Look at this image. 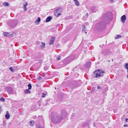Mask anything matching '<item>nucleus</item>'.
<instances>
[{
	"label": "nucleus",
	"instance_id": "obj_1",
	"mask_svg": "<svg viewBox=\"0 0 128 128\" xmlns=\"http://www.w3.org/2000/svg\"><path fill=\"white\" fill-rule=\"evenodd\" d=\"M100 19L101 21L96 24L95 26V28L101 30L106 28V24L109 23L110 20H112V13L110 12H108L104 14Z\"/></svg>",
	"mask_w": 128,
	"mask_h": 128
},
{
	"label": "nucleus",
	"instance_id": "obj_2",
	"mask_svg": "<svg viewBox=\"0 0 128 128\" xmlns=\"http://www.w3.org/2000/svg\"><path fill=\"white\" fill-rule=\"evenodd\" d=\"M54 113H52L50 115L52 122L55 124L60 122L62 120L60 116L56 114H54Z\"/></svg>",
	"mask_w": 128,
	"mask_h": 128
},
{
	"label": "nucleus",
	"instance_id": "obj_3",
	"mask_svg": "<svg viewBox=\"0 0 128 128\" xmlns=\"http://www.w3.org/2000/svg\"><path fill=\"white\" fill-rule=\"evenodd\" d=\"M104 73L105 72L104 70L98 69L94 72L92 74V76L94 77L98 78L99 77L103 76L104 75Z\"/></svg>",
	"mask_w": 128,
	"mask_h": 128
},
{
	"label": "nucleus",
	"instance_id": "obj_4",
	"mask_svg": "<svg viewBox=\"0 0 128 128\" xmlns=\"http://www.w3.org/2000/svg\"><path fill=\"white\" fill-rule=\"evenodd\" d=\"M18 22L17 20L10 21L8 23L10 28H12L15 27L18 24Z\"/></svg>",
	"mask_w": 128,
	"mask_h": 128
},
{
	"label": "nucleus",
	"instance_id": "obj_5",
	"mask_svg": "<svg viewBox=\"0 0 128 128\" xmlns=\"http://www.w3.org/2000/svg\"><path fill=\"white\" fill-rule=\"evenodd\" d=\"M62 12V10L60 8H57L54 12V15L58 17L61 14Z\"/></svg>",
	"mask_w": 128,
	"mask_h": 128
},
{
	"label": "nucleus",
	"instance_id": "obj_6",
	"mask_svg": "<svg viewBox=\"0 0 128 128\" xmlns=\"http://www.w3.org/2000/svg\"><path fill=\"white\" fill-rule=\"evenodd\" d=\"M67 113L64 109H62L61 111V118L62 119H64L66 117Z\"/></svg>",
	"mask_w": 128,
	"mask_h": 128
},
{
	"label": "nucleus",
	"instance_id": "obj_7",
	"mask_svg": "<svg viewBox=\"0 0 128 128\" xmlns=\"http://www.w3.org/2000/svg\"><path fill=\"white\" fill-rule=\"evenodd\" d=\"M55 38L54 36H52L50 40V42L49 45H51L52 44L55 40Z\"/></svg>",
	"mask_w": 128,
	"mask_h": 128
},
{
	"label": "nucleus",
	"instance_id": "obj_8",
	"mask_svg": "<svg viewBox=\"0 0 128 128\" xmlns=\"http://www.w3.org/2000/svg\"><path fill=\"white\" fill-rule=\"evenodd\" d=\"M126 20V16L125 15H124L121 18V20L122 22L124 23Z\"/></svg>",
	"mask_w": 128,
	"mask_h": 128
},
{
	"label": "nucleus",
	"instance_id": "obj_9",
	"mask_svg": "<svg viewBox=\"0 0 128 128\" xmlns=\"http://www.w3.org/2000/svg\"><path fill=\"white\" fill-rule=\"evenodd\" d=\"M23 4V8L24 9V11L26 12L27 10L26 6L28 5V4L26 2H25V3H24Z\"/></svg>",
	"mask_w": 128,
	"mask_h": 128
},
{
	"label": "nucleus",
	"instance_id": "obj_10",
	"mask_svg": "<svg viewBox=\"0 0 128 128\" xmlns=\"http://www.w3.org/2000/svg\"><path fill=\"white\" fill-rule=\"evenodd\" d=\"M90 9L91 11L93 12H96L97 10L94 6H92L90 8Z\"/></svg>",
	"mask_w": 128,
	"mask_h": 128
},
{
	"label": "nucleus",
	"instance_id": "obj_11",
	"mask_svg": "<svg viewBox=\"0 0 128 128\" xmlns=\"http://www.w3.org/2000/svg\"><path fill=\"white\" fill-rule=\"evenodd\" d=\"M77 86L76 82H74L73 84H72L71 86V87L72 89H74Z\"/></svg>",
	"mask_w": 128,
	"mask_h": 128
},
{
	"label": "nucleus",
	"instance_id": "obj_12",
	"mask_svg": "<svg viewBox=\"0 0 128 128\" xmlns=\"http://www.w3.org/2000/svg\"><path fill=\"white\" fill-rule=\"evenodd\" d=\"M52 17L51 16H48L46 18V22H48L51 20Z\"/></svg>",
	"mask_w": 128,
	"mask_h": 128
},
{
	"label": "nucleus",
	"instance_id": "obj_13",
	"mask_svg": "<svg viewBox=\"0 0 128 128\" xmlns=\"http://www.w3.org/2000/svg\"><path fill=\"white\" fill-rule=\"evenodd\" d=\"M8 91L9 94H12L13 92V89L11 87H9L8 89Z\"/></svg>",
	"mask_w": 128,
	"mask_h": 128
},
{
	"label": "nucleus",
	"instance_id": "obj_14",
	"mask_svg": "<svg viewBox=\"0 0 128 128\" xmlns=\"http://www.w3.org/2000/svg\"><path fill=\"white\" fill-rule=\"evenodd\" d=\"M125 68L127 70V77L128 78V63H126L125 64Z\"/></svg>",
	"mask_w": 128,
	"mask_h": 128
},
{
	"label": "nucleus",
	"instance_id": "obj_15",
	"mask_svg": "<svg viewBox=\"0 0 128 128\" xmlns=\"http://www.w3.org/2000/svg\"><path fill=\"white\" fill-rule=\"evenodd\" d=\"M69 58L70 59L73 60L74 59L75 56L74 54H71L69 56Z\"/></svg>",
	"mask_w": 128,
	"mask_h": 128
},
{
	"label": "nucleus",
	"instance_id": "obj_16",
	"mask_svg": "<svg viewBox=\"0 0 128 128\" xmlns=\"http://www.w3.org/2000/svg\"><path fill=\"white\" fill-rule=\"evenodd\" d=\"M90 121H87L85 123H84L83 126H88L89 124V122Z\"/></svg>",
	"mask_w": 128,
	"mask_h": 128
},
{
	"label": "nucleus",
	"instance_id": "obj_17",
	"mask_svg": "<svg viewBox=\"0 0 128 128\" xmlns=\"http://www.w3.org/2000/svg\"><path fill=\"white\" fill-rule=\"evenodd\" d=\"M90 121H87L85 123H84L83 126H88L89 124V122Z\"/></svg>",
	"mask_w": 128,
	"mask_h": 128
},
{
	"label": "nucleus",
	"instance_id": "obj_18",
	"mask_svg": "<svg viewBox=\"0 0 128 128\" xmlns=\"http://www.w3.org/2000/svg\"><path fill=\"white\" fill-rule=\"evenodd\" d=\"M6 118V119H8L10 118V116L8 114V111H7L6 112V114L5 116Z\"/></svg>",
	"mask_w": 128,
	"mask_h": 128
},
{
	"label": "nucleus",
	"instance_id": "obj_19",
	"mask_svg": "<svg viewBox=\"0 0 128 128\" xmlns=\"http://www.w3.org/2000/svg\"><path fill=\"white\" fill-rule=\"evenodd\" d=\"M40 17H38V19L36 20L35 22V23H39L40 21Z\"/></svg>",
	"mask_w": 128,
	"mask_h": 128
},
{
	"label": "nucleus",
	"instance_id": "obj_20",
	"mask_svg": "<svg viewBox=\"0 0 128 128\" xmlns=\"http://www.w3.org/2000/svg\"><path fill=\"white\" fill-rule=\"evenodd\" d=\"M110 52V51L106 49L105 50L104 52H103V54L105 55H106L107 53H109Z\"/></svg>",
	"mask_w": 128,
	"mask_h": 128
},
{
	"label": "nucleus",
	"instance_id": "obj_21",
	"mask_svg": "<svg viewBox=\"0 0 128 128\" xmlns=\"http://www.w3.org/2000/svg\"><path fill=\"white\" fill-rule=\"evenodd\" d=\"M30 90L28 89H26L24 90V92L26 94H30L31 92L30 91Z\"/></svg>",
	"mask_w": 128,
	"mask_h": 128
},
{
	"label": "nucleus",
	"instance_id": "obj_22",
	"mask_svg": "<svg viewBox=\"0 0 128 128\" xmlns=\"http://www.w3.org/2000/svg\"><path fill=\"white\" fill-rule=\"evenodd\" d=\"M74 1V2L76 4L77 6H78L80 5V3L78 2L77 0H73Z\"/></svg>",
	"mask_w": 128,
	"mask_h": 128
},
{
	"label": "nucleus",
	"instance_id": "obj_23",
	"mask_svg": "<svg viewBox=\"0 0 128 128\" xmlns=\"http://www.w3.org/2000/svg\"><path fill=\"white\" fill-rule=\"evenodd\" d=\"M29 123L31 126H32L34 124V122L33 120L30 121L29 122Z\"/></svg>",
	"mask_w": 128,
	"mask_h": 128
},
{
	"label": "nucleus",
	"instance_id": "obj_24",
	"mask_svg": "<svg viewBox=\"0 0 128 128\" xmlns=\"http://www.w3.org/2000/svg\"><path fill=\"white\" fill-rule=\"evenodd\" d=\"M3 34L4 35L6 36H8L10 35H9V33L8 32H4Z\"/></svg>",
	"mask_w": 128,
	"mask_h": 128
},
{
	"label": "nucleus",
	"instance_id": "obj_25",
	"mask_svg": "<svg viewBox=\"0 0 128 128\" xmlns=\"http://www.w3.org/2000/svg\"><path fill=\"white\" fill-rule=\"evenodd\" d=\"M42 45L40 46V47L42 48H43L45 46V44L42 42Z\"/></svg>",
	"mask_w": 128,
	"mask_h": 128
},
{
	"label": "nucleus",
	"instance_id": "obj_26",
	"mask_svg": "<svg viewBox=\"0 0 128 128\" xmlns=\"http://www.w3.org/2000/svg\"><path fill=\"white\" fill-rule=\"evenodd\" d=\"M28 90H31L32 88V86L31 84L30 83L28 85Z\"/></svg>",
	"mask_w": 128,
	"mask_h": 128
},
{
	"label": "nucleus",
	"instance_id": "obj_27",
	"mask_svg": "<svg viewBox=\"0 0 128 128\" xmlns=\"http://www.w3.org/2000/svg\"><path fill=\"white\" fill-rule=\"evenodd\" d=\"M4 6H9V4L7 2H4Z\"/></svg>",
	"mask_w": 128,
	"mask_h": 128
},
{
	"label": "nucleus",
	"instance_id": "obj_28",
	"mask_svg": "<svg viewBox=\"0 0 128 128\" xmlns=\"http://www.w3.org/2000/svg\"><path fill=\"white\" fill-rule=\"evenodd\" d=\"M95 88L94 87H92V90L90 92L91 93H92L95 90Z\"/></svg>",
	"mask_w": 128,
	"mask_h": 128
},
{
	"label": "nucleus",
	"instance_id": "obj_29",
	"mask_svg": "<svg viewBox=\"0 0 128 128\" xmlns=\"http://www.w3.org/2000/svg\"><path fill=\"white\" fill-rule=\"evenodd\" d=\"M82 27H83V28L82 31L83 32H84L86 31V28L85 26H82Z\"/></svg>",
	"mask_w": 128,
	"mask_h": 128
},
{
	"label": "nucleus",
	"instance_id": "obj_30",
	"mask_svg": "<svg viewBox=\"0 0 128 128\" xmlns=\"http://www.w3.org/2000/svg\"><path fill=\"white\" fill-rule=\"evenodd\" d=\"M0 100L2 102H4L5 101V99L4 98L2 97L0 99Z\"/></svg>",
	"mask_w": 128,
	"mask_h": 128
},
{
	"label": "nucleus",
	"instance_id": "obj_31",
	"mask_svg": "<svg viewBox=\"0 0 128 128\" xmlns=\"http://www.w3.org/2000/svg\"><path fill=\"white\" fill-rule=\"evenodd\" d=\"M80 64H79L78 66L77 67H76L75 68H74V70H76V71H78V70H76V68H78V69H79L80 68V67H79V65H80Z\"/></svg>",
	"mask_w": 128,
	"mask_h": 128
},
{
	"label": "nucleus",
	"instance_id": "obj_32",
	"mask_svg": "<svg viewBox=\"0 0 128 128\" xmlns=\"http://www.w3.org/2000/svg\"><path fill=\"white\" fill-rule=\"evenodd\" d=\"M46 94H45L42 93V97L43 98H44L45 97Z\"/></svg>",
	"mask_w": 128,
	"mask_h": 128
},
{
	"label": "nucleus",
	"instance_id": "obj_33",
	"mask_svg": "<svg viewBox=\"0 0 128 128\" xmlns=\"http://www.w3.org/2000/svg\"><path fill=\"white\" fill-rule=\"evenodd\" d=\"M9 70H10L12 72H14V70L12 69V67H10V68H9Z\"/></svg>",
	"mask_w": 128,
	"mask_h": 128
},
{
	"label": "nucleus",
	"instance_id": "obj_34",
	"mask_svg": "<svg viewBox=\"0 0 128 128\" xmlns=\"http://www.w3.org/2000/svg\"><path fill=\"white\" fill-rule=\"evenodd\" d=\"M121 37V36L120 35H118L117 36L116 38L119 39Z\"/></svg>",
	"mask_w": 128,
	"mask_h": 128
},
{
	"label": "nucleus",
	"instance_id": "obj_35",
	"mask_svg": "<svg viewBox=\"0 0 128 128\" xmlns=\"http://www.w3.org/2000/svg\"><path fill=\"white\" fill-rule=\"evenodd\" d=\"M57 60H59L61 59V56H58L57 58Z\"/></svg>",
	"mask_w": 128,
	"mask_h": 128
},
{
	"label": "nucleus",
	"instance_id": "obj_36",
	"mask_svg": "<svg viewBox=\"0 0 128 128\" xmlns=\"http://www.w3.org/2000/svg\"><path fill=\"white\" fill-rule=\"evenodd\" d=\"M48 68V67L47 66H45L44 68V70H47Z\"/></svg>",
	"mask_w": 128,
	"mask_h": 128
},
{
	"label": "nucleus",
	"instance_id": "obj_37",
	"mask_svg": "<svg viewBox=\"0 0 128 128\" xmlns=\"http://www.w3.org/2000/svg\"><path fill=\"white\" fill-rule=\"evenodd\" d=\"M2 110V106L0 105V112Z\"/></svg>",
	"mask_w": 128,
	"mask_h": 128
},
{
	"label": "nucleus",
	"instance_id": "obj_38",
	"mask_svg": "<svg viewBox=\"0 0 128 128\" xmlns=\"http://www.w3.org/2000/svg\"><path fill=\"white\" fill-rule=\"evenodd\" d=\"M48 100H46V103L45 104H45L46 105L48 104Z\"/></svg>",
	"mask_w": 128,
	"mask_h": 128
},
{
	"label": "nucleus",
	"instance_id": "obj_39",
	"mask_svg": "<svg viewBox=\"0 0 128 128\" xmlns=\"http://www.w3.org/2000/svg\"><path fill=\"white\" fill-rule=\"evenodd\" d=\"M110 2L112 3L114 2V0H110Z\"/></svg>",
	"mask_w": 128,
	"mask_h": 128
},
{
	"label": "nucleus",
	"instance_id": "obj_40",
	"mask_svg": "<svg viewBox=\"0 0 128 128\" xmlns=\"http://www.w3.org/2000/svg\"><path fill=\"white\" fill-rule=\"evenodd\" d=\"M90 64V63H87L86 65V67H87L88 66V64Z\"/></svg>",
	"mask_w": 128,
	"mask_h": 128
},
{
	"label": "nucleus",
	"instance_id": "obj_41",
	"mask_svg": "<svg viewBox=\"0 0 128 128\" xmlns=\"http://www.w3.org/2000/svg\"><path fill=\"white\" fill-rule=\"evenodd\" d=\"M97 88H98V89H100V88H101V87L100 86H98Z\"/></svg>",
	"mask_w": 128,
	"mask_h": 128
},
{
	"label": "nucleus",
	"instance_id": "obj_42",
	"mask_svg": "<svg viewBox=\"0 0 128 128\" xmlns=\"http://www.w3.org/2000/svg\"><path fill=\"white\" fill-rule=\"evenodd\" d=\"M42 78L40 76H39V78H38V79L39 80H41V79H42Z\"/></svg>",
	"mask_w": 128,
	"mask_h": 128
},
{
	"label": "nucleus",
	"instance_id": "obj_43",
	"mask_svg": "<svg viewBox=\"0 0 128 128\" xmlns=\"http://www.w3.org/2000/svg\"><path fill=\"white\" fill-rule=\"evenodd\" d=\"M60 26V24H58L56 25V26L57 27L59 26Z\"/></svg>",
	"mask_w": 128,
	"mask_h": 128
},
{
	"label": "nucleus",
	"instance_id": "obj_44",
	"mask_svg": "<svg viewBox=\"0 0 128 128\" xmlns=\"http://www.w3.org/2000/svg\"><path fill=\"white\" fill-rule=\"evenodd\" d=\"M124 127H126L128 126V125L127 124H124Z\"/></svg>",
	"mask_w": 128,
	"mask_h": 128
},
{
	"label": "nucleus",
	"instance_id": "obj_45",
	"mask_svg": "<svg viewBox=\"0 0 128 128\" xmlns=\"http://www.w3.org/2000/svg\"><path fill=\"white\" fill-rule=\"evenodd\" d=\"M86 15L87 16H88V13H86Z\"/></svg>",
	"mask_w": 128,
	"mask_h": 128
},
{
	"label": "nucleus",
	"instance_id": "obj_46",
	"mask_svg": "<svg viewBox=\"0 0 128 128\" xmlns=\"http://www.w3.org/2000/svg\"><path fill=\"white\" fill-rule=\"evenodd\" d=\"M128 120V118H126V122H127Z\"/></svg>",
	"mask_w": 128,
	"mask_h": 128
},
{
	"label": "nucleus",
	"instance_id": "obj_47",
	"mask_svg": "<svg viewBox=\"0 0 128 128\" xmlns=\"http://www.w3.org/2000/svg\"><path fill=\"white\" fill-rule=\"evenodd\" d=\"M38 128H44L42 126H40L38 127Z\"/></svg>",
	"mask_w": 128,
	"mask_h": 128
},
{
	"label": "nucleus",
	"instance_id": "obj_48",
	"mask_svg": "<svg viewBox=\"0 0 128 128\" xmlns=\"http://www.w3.org/2000/svg\"><path fill=\"white\" fill-rule=\"evenodd\" d=\"M94 124H93V126L94 127H96V126L95 125V124L94 123Z\"/></svg>",
	"mask_w": 128,
	"mask_h": 128
},
{
	"label": "nucleus",
	"instance_id": "obj_49",
	"mask_svg": "<svg viewBox=\"0 0 128 128\" xmlns=\"http://www.w3.org/2000/svg\"><path fill=\"white\" fill-rule=\"evenodd\" d=\"M39 62L40 63H41L42 62V61L41 60H40L39 61Z\"/></svg>",
	"mask_w": 128,
	"mask_h": 128
},
{
	"label": "nucleus",
	"instance_id": "obj_50",
	"mask_svg": "<svg viewBox=\"0 0 128 128\" xmlns=\"http://www.w3.org/2000/svg\"><path fill=\"white\" fill-rule=\"evenodd\" d=\"M112 61H113V59H112Z\"/></svg>",
	"mask_w": 128,
	"mask_h": 128
},
{
	"label": "nucleus",
	"instance_id": "obj_51",
	"mask_svg": "<svg viewBox=\"0 0 128 128\" xmlns=\"http://www.w3.org/2000/svg\"><path fill=\"white\" fill-rule=\"evenodd\" d=\"M85 34H86L87 33V32H85Z\"/></svg>",
	"mask_w": 128,
	"mask_h": 128
},
{
	"label": "nucleus",
	"instance_id": "obj_52",
	"mask_svg": "<svg viewBox=\"0 0 128 128\" xmlns=\"http://www.w3.org/2000/svg\"><path fill=\"white\" fill-rule=\"evenodd\" d=\"M55 89H56V87L55 88Z\"/></svg>",
	"mask_w": 128,
	"mask_h": 128
},
{
	"label": "nucleus",
	"instance_id": "obj_53",
	"mask_svg": "<svg viewBox=\"0 0 128 128\" xmlns=\"http://www.w3.org/2000/svg\"><path fill=\"white\" fill-rule=\"evenodd\" d=\"M39 106H40V104H39Z\"/></svg>",
	"mask_w": 128,
	"mask_h": 128
},
{
	"label": "nucleus",
	"instance_id": "obj_54",
	"mask_svg": "<svg viewBox=\"0 0 128 128\" xmlns=\"http://www.w3.org/2000/svg\"><path fill=\"white\" fill-rule=\"evenodd\" d=\"M0 26H1V25H0Z\"/></svg>",
	"mask_w": 128,
	"mask_h": 128
}]
</instances>
